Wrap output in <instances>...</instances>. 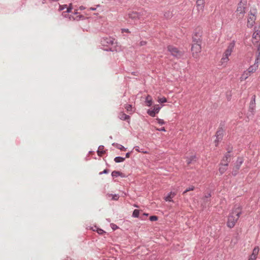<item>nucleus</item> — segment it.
Segmentation results:
<instances>
[{
    "mask_svg": "<svg viewBox=\"0 0 260 260\" xmlns=\"http://www.w3.org/2000/svg\"><path fill=\"white\" fill-rule=\"evenodd\" d=\"M242 207L240 204H236L228 217L227 226L233 228L237 222L240 215L242 214Z\"/></svg>",
    "mask_w": 260,
    "mask_h": 260,
    "instance_id": "1",
    "label": "nucleus"
},
{
    "mask_svg": "<svg viewBox=\"0 0 260 260\" xmlns=\"http://www.w3.org/2000/svg\"><path fill=\"white\" fill-rule=\"evenodd\" d=\"M247 3V0H241L238 4L236 15L239 19H242L244 17L246 13Z\"/></svg>",
    "mask_w": 260,
    "mask_h": 260,
    "instance_id": "2",
    "label": "nucleus"
},
{
    "mask_svg": "<svg viewBox=\"0 0 260 260\" xmlns=\"http://www.w3.org/2000/svg\"><path fill=\"white\" fill-rule=\"evenodd\" d=\"M235 43L234 41L231 42L228 45L226 49L225 50L223 54V56L220 60V62L222 64L223 63H227L229 58V57L231 55L232 52L235 47Z\"/></svg>",
    "mask_w": 260,
    "mask_h": 260,
    "instance_id": "3",
    "label": "nucleus"
},
{
    "mask_svg": "<svg viewBox=\"0 0 260 260\" xmlns=\"http://www.w3.org/2000/svg\"><path fill=\"white\" fill-rule=\"evenodd\" d=\"M202 29L197 27L193 31L192 35V43H202Z\"/></svg>",
    "mask_w": 260,
    "mask_h": 260,
    "instance_id": "4",
    "label": "nucleus"
},
{
    "mask_svg": "<svg viewBox=\"0 0 260 260\" xmlns=\"http://www.w3.org/2000/svg\"><path fill=\"white\" fill-rule=\"evenodd\" d=\"M201 50V43H192L191 52L194 58L197 59L200 57Z\"/></svg>",
    "mask_w": 260,
    "mask_h": 260,
    "instance_id": "5",
    "label": "nucleus"
},
{
    "mask_svg": "<svg viewBox=\"0 0 260 260\" xmlns=\"http://www.w3.org/2000/svg\"><path fill=\"white\" fill-rule=\"evenodd\" d=\"M216 139L214 141L215 146L218 145L219 143L221 141L223 136V131L222 129L218 130L216 133Z\"/></svg>",
    "mask_w": 260,
    "mask_h": 260,
    "instance_id": "6",
    "label": "nucleus"
},
{
    "mask_svg": "<svg viewBox=\"0 0 260 260\" xmlns=\"http://www.w3.org/2000/svg\"><path fill=\"white\" fill-rule=\"evenodd\" d=\"M256 20V16L254 14H252V13H250L247 19V27L251 28L252 27L254 23Z\"/></svg>",
    "mask_w": 260,
    "mask_h": 260,
    "instance_id": "7",
    "label": "nucleus"
},
{
    "mask_svg": "<svg viewBox=\"0 0 260 260\" xmlns=\"http://www.w3.org/2000/svg\"><path fill=\"white\" fill-rule=\"evenodd\" d=\"M73 5L72 3H70L69 4V8H68L65 11H62L61 13L62 16L64 18H68L70 20V18L72 16V14H70L71 13Z\"/></svg>",
    "mask_w": 260,
    "mask_h": 260,
    "instance_id": "8",
    "label": "nucleus"
},
{
    "mask_svg": "<svg viewBox=\"0 0 260 260\" xmlns=\"http://www.w3.org/2000/svg\"><path fill=\"white\" fill-rule=\"evenodd\" d=\"M198 160V158L196 154H193L186 157V162L188 166L194 164Z\"/></svg>",
    "mask_w": 260,
    "mask_h": 260,
    "instance_id": "9",
    "label": "nucleus"
},
{
    "mask_svg": "<svg viewBox=\"0 0 260 260\" xmlns=\"http://www.w3.org/2000/svg\"><path fill=\"white\" fill-rule=\"evenodd\" d=\"M84 18V16L78 12L77 10L74 11L72 13V16L70 18V21H79Z\"/></svg>",
    "mask_w": 260,
    "mask_h": 260,
    "instance_id": "10",
    "label": "nucleus"
},
{
    "mask_svg": "<svg viewBox=\"0 0 260 260\" xmlns=\"http://www.w3.org/2000/svg\"><path fill=\"white\" fill-rule=\"evenodd\" d=\"M205 0H197L196 7L198 12H203L204 9Z\"/></svg>",
    "mask_w": 260,
    "mask_h": 260,
    "instance_id": "11",
    "label": "nucleus"
},
{
    "mask_svg": "<svg viewBox=\"0 0 260 260\" xmlns=\"http://www.w3.org/2000/svg\"><path fill=\"white\" fill-rule=\"evenodd\" d=\"M114 40H115L114 39H113L112 38L106 37V38H103L102 39L101 42L103 45L109 46V45L113 44Z\"/></svg>",
    "mask_w": 260,
    "mask_h": 260,
    "instance_id": "12",
    "label": "nucleus"
},
{
    "mask_svg": "<svg viewBox=\"0 0 260 260\" xmlns=\"http://www.w3.org/2000/svg\"><path fill=\"white\" fill-rule=\"evenodd\" d=\"M160 108L159 105H156L153 107V110H148L147 113L152 117H154L156 113H158L159 111Z\"/></svg>",
    "mask_w": 260,
    "mask_h": 260,
    "instance_id": "13",
    "label": "nucleus"
},
{
    "mask_svg": "<svg viewBox=\"0 0 260 260\" xmlns=\"http://www.w3.org/2000/svg\"><path fill=\"white\" fill-rule=\"evenodd\" d=\"M128 17L134 20H137L140 19V14L136 12H132L128 14Z\"/></svg>",
    "mask_w": 260,
    "mask_h": 260,
    "instance_id": "14",
    "label": "nucleus"
},
{
    "mask_svg": "<svg viewBox=\"0 0 260 260\" xmlns=\"http://www.w3.org/2000/svg\"><path fill=\"white\" fill-rule=\"evenodd\" d=\"M228 164L220 163L219 167V172L221 175L223 174L228 169Z\"/></svg>",
    "mask_w": 260,
    "mask_h": 260,
    "instance_id": "15",
    "label": "nucleus"
},
{
    "mask_svg": "<svg viewBox=\"0 0 260 260\" xmlns=\"http://www.w3.org/2000/svg\"><path fill=\"white\" fill-rule=\"evenodd\" d=\"M243 161L244 160L243 158L238 157L235 163V166L234 167V169H236V170H239L242 164H243Z\"/></svg>",
    "mask_w": 260,
    "mask_h": 260,
    "instance_id": "16",
    "label": "nucleus"
},
{
    "mask_svg": "<svg viewBox=\"0 0 260 260\" xmlns=\"http://www.w3.org/2000/svg\"><path fill=\"white\" fill-rule=\"evenodd\" d=\"M168 49L169 51L173 55L175 56H177L178 55V50L177 48L172 46H169Z\"/></svg>",
    "mask_w": 260,
    "mask_h": 260,
    "instance_id": "17",
    "label": "nucleus"
},
{
    "mask_svg": "<svg viewBox=\"0 0 260 260\" xmlns=\"http://www.w3.org/2000/svg\"><path fill=\"white\" fill-rule=\"evenodd\" d=\"M250 74L246 70L245 71L243 74H242L241 77H240V80L243 81L246 80L249 76H250Z\"/></svg>",
    "mask_w": 260,
    "mask_h": 260,
    "instance_id": "18",
    "label": "nucleus"
},
{
    "mask_svg": "<svg viewBox=\"0 0 260 260\" xmlns=\"http://www.w3.org/2000/svg\"><path fill=\"white\" fill-rule=\"evenodd\" d=\"M119 118L123 120H129L130 119V117L123 112H120L119 113Z\"/></svg>",
    "mask_w": 260,
    "mask_h": 260,
    "instance_id": "19",
    "label": "nucleus"
},
{
    "mask_svg": "<svg viewBox=\"0 0 260 260\" xmlns=\"http://www.w3.org/2000/svg\"><path fill=\"white\" fill-rule=\"evenodd\" d=\"M258 67L256 64H253L249 67V68L247 70V71L251 74L255 72L257 69Z\"/></svg>",
    "mask_w": 260,
    "mask_h": 260,
    "instance_id": "20",
    "label": "nucleus"
},
{
    "mask_svg": "<svg viewBox=\"0 0 260 260\" xmlns=\"http://www.w3.org/2000/svg\"><path fill=\"white\" fill-rule=\"evenodd\" d=\"M112 176L113 177H117L118 176H121V177H125V175L124 174H123L122 173H121L119 171H114L112 172Z\"/></svg>",
    "mask_w": 260,
    "mask_h": 260,
    "instance_id": "21",
    "label": "nucleus"
},
{
    "mask_svg": "<svg viewBox=\"0 0 260 260\" xmlns=\"http://www.w3.org/2000/svg\"><path fill=\"white\" fill-rule=\"evenodd\" d=\"M146 105L148 107H150L152 104V99L151 96L150 95H148L146 98Z\"/></svg>",
    "mask_w": 260,
    "mask_h": 260,
    "instance_id": "22",
    "label": "nucleus"
},
{
    "mask_svg": "<svg viewBox=\"0 0 260 260\" xmlns=\"http://www.w3.org/2000/svg\"><path fill=\"white\" fill-rule=\"evenodd\" d=\"M104 147L103 146H100L98 148V150L97 151L98 154L99 156H102L105 153V150H104Z\"/></svg>",
    "mask_w": 260,
    "mask_h": 260,
    "instance_id": "23",
    "label": "nucleus"
},
{
    "mask_svg": "<svg viewBox=\"0 0 260 260\" xmlns=\"http://www.w3.org/2000/svg\"><path fill=\"white\" fill-rule=\"evenodd\" d=\"M259 250V249L258 247L257 246L254 247V248L253 250L252 253L251 254V255L253 256V257H257V255L258 253Z\"/></svg>",
    "mask_w": 260,
    "mask_h": 260,
    "instance_id": "24",
    "label": "nucleus"
},
{
    "mask_svg": "<svg viewBox=\"0 0 260 260\" xmlns=\"http://www.w3.org/2000/svg\"><path fill=\"white\" fill-rule=\"evenodd\" d=\"M68 8H69V5L68 6L67 5H59L58 11H61L64 10V9L67 10Z\"/></svg>",
    "mask_w": 260,
    "mask_h": 260,
    "instance_id": "25",
    "label": "nucleus"
},
{
    "mask_svg": "<svg viewBox=\"0 0 260 260\" xmlns=\"http://www.w3.org/2000/svg\"><path fill=\"white\" fill-rule=\"evenodd\" d=\"M93 231H96L97 232V233L100 234V235H103L104 234H105L106 232L103 230L102 229H99V228H98L96 227H95V229H93Z\"/></svg>",
    "mask_w": 260,
    "mask_h": 260,
    "instance_id": "26",
    "label": "nucleus"
},
{
    "mask_svg": "<svg viewBox=\"0 0 260 260\" xmlns=\"http://www.w3.org/2000/svg\"><path fill=\"white\" fill-rule=\"evenodd\" d=\"M230 161V159H229L227 156H224L222 159L221 160L220 163L227 164L228 166Z\"/></svg>",
    "mask_w": 260,
    "mask_h": 260,
    "instance_id": "27",
    "label": "nucleus"
},
{
    "mask_svg": "<svg viewBox=\"0 0 260 260\" xmlns=\"http://www.w3.org/2000/svg\"><path fill=\"white\" fill-rule=\"evenodd\" d=\"M125 108L127 112H131V113L133 112V108L131 105H125Z\"/></svg>",
    "mask_w": 260,
    "mask_h": 260,
    "instance_id": "28",
    "label": "nucleus"
},
{
    "mask_svg": "<svg viewBox=\"0 0 260 260\" xmlns=\"http://www.w3.org/2000/svg\"><path fill=\"white\" fill-rule=\"evenodd\" d=\"M114 160L116 162H120L124 160V158L121 157H116Z\"/></svg>",
    "mask_w": 260,
    "mask_h": 260,
    "instance_id": "29",
    "label": "nucleus"
},
{
    "mask_svg": "<svg viewBox=\"0 0 260 260\" xmlns=\"http://www.w3.org/2000/svg\"><path fill=\"white\" fill-rule=\"evenodd\" d=\"M174 194L172 193V192L170 193L169 195H168L167 197H166L165 200L166 201H171V199L173 197Z\"/></svg>",
    "mask_w": 260,
    "mask_h": 260,
    "instance_id": "30",
    "label": "nucleus"
},
{
    "mask_svg": "<svg viewBox=\"0 0 260 260\" xmlns=\"http://www.w3.org/2000/svg\"><path fill=\"white\" fill-rule=\"evenodd\" d=\"M139 215V210L137 209H135L133 213V216L135 217H138Z\"/></svg>",
    "mask_w": 260,
    "mask_h": 260,
    "instance_id": "31",
    "label": "nucleus"
},
{
    "mask_svg": "<svg viewBox=\"0 0 260 260\" xmlns=\"http://www.w3.org/2000/svg\"><path fill=\"white\" fill-rule=\"evenodd\" d=\"M158 102L159 103H165V102H167V99L165 97L159 98L158 99Z\"/></svg>",
    "mask_w": 260,
    "mask_h": 260,
    "instance_id": "32",
    "label": "nucleus"
},
{
    "mask_svg": "<svg viewBox=\"0 0 260 260\" xmlns=\"http://www.w3.org/2000/svg\"><path fill=\"white\" fill-rule=\"evenodd\" d=\"M194 189V187L193 186H191L189 187L188 188H187L185 190H184L183 191V193L184 194L189 191L193 190Z\"/></svg>",
    "mask_w": 260,
    "mask_h": 260,
    "instance_id": "33",
    "label": "nucleus"
},
{
    "mask_svg": "<svg viewBox=\"0 0 260 260\" xmlns=\"http://www.w3.org/2000/svg\"><path fill=\"white\" fill-rule=\"evenodd\" d=\"M260 62V56L257 55L256 58L255 60V63L254 64H256L257 67H258V64Z\"/></svg>",
    "mask_w": 260,
    "mask_h": 260,
    "instance_id": "34",
    "label": "nucleus"
},
{
    "mask_svg": "<svg viewBox=\"0 0 260 260\" xmlns=\"http://www.w3.org/2000/svg\"><path fill=\"white\" fill-rule=\"evenodd\" d=\"M109 196L112 197V199L113 200H118V199H119V196L117 194H114V195L110 194Z\"/></svg>",
    "mask_w": 260,
    "mask_h": 260,
    "instance_id": "35",
    "label": "nucleus"
},
{
    "mask_svg": "<svg viewBox=\"0 0 260 260\" xmlns=\"http://www.w3.org/2000/svg\"><path fill=\"white\" fill-rule=\"evenodd\" d=\"M252 38L255 39L256 40H258L259 38V36L258 33L254 32L253 34Z\"/></svg>",
    "mask_w": 260,
    "mask_h": 260,
    "instance_id": "36",
    "label": "nucleus"
},
{
    "mask_svg": "<svg viewBox=\"0 0 260 260\" xmlns=\"http://www.w3.org/2000/svg\"><path fill=\"white\" fill-rule=\"evenodd\" d=\"M158 219V217L156 216H151L150 217V220L151 221H156Z\"/></svg>",
    "mask_w": 260,
    "mask_h": 260,
    "instance_id": "37",
    "label": "nucleus"
},
{
    "mask_svg": "<svg viewBox=\"0 0 260 260\" xmlns=\"http://www.w3.org/2000/svg\"><path fill=\"white\" fill-rule=\"evenodd\" d=\"M147 44V42L145 41H140L139 45L140 46H145Z\"/></svg>",
    "mask_w": 260,
    "mask_h": 260,
    "instance_id": "38",
    "label": "nucleus"
},
{
    "mask_svg": "<svg viewBox=\"0 0 260 260\" xmlns=\"http://www.w3.org/2000/svg\"><path fill=\"white\" fill-rule=\"evenodd\" d=\"M117 148L118 149H119L120 150H123V151L125 150V148H124V147L122 146V145H119L118 146Z\"/></svg>",
    "mask_w": 260,
    "mask_h": 260,
    "instance_id": "39",
    "label": "nucleus"
},
{
    "mask_svg": "<svg viewBox=\"0 0 260 260\" xmlns=\"http://www.w3.org/2000/svg\"><path fill=\"white\" fill-rule=\"evenodd\" d=\"M238 170H236V169H234V168H233V171L232 172V174L234 176H236L238 173Z\"/></svg>",
    "mask_w": 260,
    "mask_h": 260,
    "instance_id": "40",
    "label": "nucleus"
},
{
    "mask_svg": "<svg viewBox=\"0 0 260 260\" xmlns=\"http://www.w3.org/2000/svg\"><path fill=\"white\" fill-rule=\"evenodd\" d=\"M122 32H127V33H130V31L127 28H123V29H122Z\"/></svg>",
    "mask_w": 260,
    "mask_h": 260,
    "instance_id": "41",
    "label": "nucleus"
},
{
    "mask_svg": "<svg viewBox=\"0 0 260 260\" xmlns=\"http://www.w3.org/2000/svg\"><path fill=\"white\" fill-rule=\"evenodd\" d=\"M230 151L229 150L228 152L225 154L224 156H227L229 159L231 158V155L230 154Z\"/></svg>",
    "mask_w": 260,
    "mask_h": 260,
    "instance_id": "42",
    "label": "nucleus"
},
{
    "mask_svg": "<svg viewBox=\"0 0 260 260\" xmlns=\"http://www.w3.org/2000/svg\"><path fill=\"white\" fill-rule=\"evenodd\" d=\"M257 52H258L257 55L260 56V43L258 44L257 45Z\"/></svg>",
    "mask_w": 260,
    "mask_h": 260,
    "instance_id": "43",
    "label": "nucleus"
},
{
    "mask_svg": "<svg viewBox=\"0 0 260 260\" xmlns=\"http://www.w3.org/2000/svg\"><path fill=\"white\" fill-rule=\"evenodd\" d=\"M256 258L255 257H253V256L250 255L249 258H248V260H255Z\"/></svg>",
    "mask_w": 260,
    "mask_h": 260,
    "instance_id": "44",
    "label": "nucleus"
},
{
    "mask_svg": "<svg viewBox=\"0 0 260 260\" xmlns=\"http://www.w3.org/2000/svg\"><path fill=\"white\" fill-rule=\"evenodd\" d=\"M157 130L159 131H165V127H162L160 129H157Z\"/></svg>",
    "mask_w": 260,
    "mask_h": 260,
    "instance_id": "45",
    "label": "nucleus"
},
{
    "mask_svg": "<svg viewBox=\"0 0 260 260\" xmlns=\"http://www.w3.org/2000/svg\"><path fill=\"white\" fill-rule=\"evenodd\" d=\"M158 122H159V124H164V122L163 121V120H160V119H159V120H158Z\"/></svg>",
    "mask_w": 260,
    "mask_h": 260,
    "instance_id": "46",
    "label": "nucleus"
},
{
    "mask_svg": "<svg viewBox=\"0 0 260 260\" xmlns=\"http://www.w3.org/2000/svg\"><path fill=\"white\" fill-rule=\"evenodd\" d=\"M108 173V170H105L103 172L100 173V174H102L103 173Z\"/></svg>",
    "mask_w": 260,
    "mask_h": 260,
    "instance_id": "47",
    "label": "nucleus"
},
{
    "mask_svg": "<svg viewBox=\"0 0 260 260\" xmlns=\"http://www.w3.org/2000/svg\"><path fill=\"white\" fill-rule=\"evenodd\" d=\"M130 153L129 152L126 154V157L128 158L129 157Z\"/></svg>",
    "mask_w": 260,
    "mask_h": 260,
    "instance_id": "48",
    "label": "nucleus"
},
{
    "mask_svg": "<svg viewBox=\"0 0 260 260\" xmlns=\"http://www.w3.org/2000/svg\"><path fill=\"white\" fill-rule=\"evenodd\" d=\"M90 10H92V11H94L95 10V8H90Z\"/></svg>",
    "mask_w": 260,
    "mask_h": 260,
    "instance_id": "49",
    "label": "nucleus"
},
{
    "mask_svg": "<svg viewBox=\"0 0 260 260\" xmlns=\"http://www.w3.org/2000/svg\"><path fill=\"white\" fill-rule=\"evenodd\" d=\"M210 196H211L210 194H208V195H207V196H206L205 197L208 198V197H210Z\"/></svg>",
    "mask_w": 260,
    "mask_h": 260,
    "instance_id": "50",
    "label": "nucleus"
},
{
    "mask_svg": "<svg viewBox=\"0 0 260 260\" xmlns=\"http://www.w3.org/2000/svg\"><path fill=\"white\" fill-rule=\"evenodd\" d=\"M144 215H145V216H147L148 214L144 213Z\"/></svg>",
    "mask_w": 260,
    "mask_h": 260,
    "instance_id": "51",
    "label": "nucleus"
}]
</instances>
